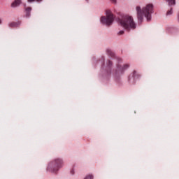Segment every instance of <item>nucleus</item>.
Here are the masks:
<instances>
[{
	"label": "nucleus",
	"mask_w": 179,
	"mask_h": 179,
	"mask_svg": "<svg viewBox=\"0 0 179 179\" xmlns=\"http://www.w3.org/2000/svg\"><path fill=\"white\" fill-rule=\"evenodd\" d=\"M34 1H36L37 2H40L41 0H28V2H34Z\"/></svg>",
	"instance_id": "9d476101"
},
{
	"label": "nucleus",
	"mask_w": 179,
	"mask_h": 179,
	"mask_svg": "<svg viewBox=\"0 0 179 179\" xmlns=\"http://www.w3.org/2000/svg\"><path fill=\"white\" fill-rule=\"evenodd\" d=\"M10 27H16L17 24L16 22H11L9 24Z\"/></svg>",
	"instance_id": "423d86ee"
},
{
	"label": "nucleus",
	"mask_w": 179,
	"mask_h": 179,
	"mask_svg": "<svg viewBox=\"0 0 179 179\" xmlns=\"http://www.w3.org/2000/svg\"><path fill=\"white\" fill-rule=\"evenodd\" d=\"M167 16H170V15H173V10H170L166 13Z\"/></svg>",
	"instance_id": "0eeeda50"
},
{
	"label": "nucleus",
	"mask_w": 179,
	"mask_h": 179,
	"mask_svg": "<svg viewBox=\"0 0 179 179\" xmlns=\"http://www.w3.org/2000/svg\"><path fill=\"white\" fill-rule=\"evenodd\" d=\"M113 3H117V0H110Z\"/></svg>",
	"instance_id": "ddd939ff"
},
{
	"label": "nucleus",
	"mask_w": 179,
	"mask_h": 179,
	"mask_svg": "<svg viewBox=\"0 0 179 179\" xmlns=\"http://www.w3.org/2000/svg\"><path fill=\"white\" fill-rule=\"evenodd\" d=\"M85 179H93V176L89 175V176H86Z\"/></svg>",
	"instance_id": "6e6552de"
},
{
	"label": "nucleus",
	"mask_w": 179,
	"mask_h": 179,
	"mask_svg": "<svg viewBox=\"0 0 179 179\" xmlns=\"http://www.w3.org/2000/svg\"><path fill=\"white\" fill-rule=\"evenodd\" d=\"M124 34V31H121L119 32V34Z\"/></svg>",
	"instance_id": "4468645a"
},
{
	"label": "nucleus",
	"mask_w": 179,
	"mask_h": 179,
	"mask_svg": "<svg viewBox=\"0 0 179 179\" xmlns=\"http://www.w3.org/2000/svg\"><path fill=\"white\" fill-rule=\"evenodd\" d=\"M58 163H59V164H62V160H61V159H57V164H58Z\"/></svg>",
	"instance_id": "1a4fd4ad"
},
{
	"label": "nucleus",
	"mask_w": 179,
	"mask_h": 179,
	"mask_svg": "<svg viewBox=\"0 0 179 179\" xmlns=\"http://www.w3.org/2000/svg\"><path fill=\"white\" fill-rule=\"evenodd\" d=\"M136 12L137 13L138 20L142 22L143 17H145L148 22H149L151 20L152 14L153 13V4L148 3L143 8H141V6H137L136 7Z\"/></svg>",
	"instance_id": "f257e3e1"
},
{
	"label": "nucleus",
	"mask_w": 179,
	"mask_h": 179,
	"mask_svg": "<svg viewBox=\"0 0 179 179\" xmlns=\"http://www.w3.org/2000/svg\"><path fill=\"white\" fill-rule=\"evenodd\" d=\"M0 24H1V20H0Z\"/></svg>",
	"instance_id": "2eb2a0df"
},
{
	"label": "nucleus",
	"mask_w": 179,
	"mask_h": 179,
	"mask_svg": "<svg viewBox=\"0 0 179 179\" xmlns=\"http://www.w3.org/2000/svg\"><path fill=\"white\" fill-rule=\"evenodd\" d=\"M119 23L122 27L127 29L128 30H129V29H135V27H136V24H135V22L134 21V17L131 15L123 16L121 20H119Z\"/></svg>",
	"instance_id": "f03ea898"
},
{
	"label": "nucleus",
	"mask_w": 179,
	"mask_h": 179,
	"mask_svg": "<svg viewBox=\"0 0 179 179\" xmlns=\"http://www.w3.org/2000/svg\"><path fill=\"white\" fill-rule=\"evenodd\" d=\"M129 65L128 64H126L124 66V69H127V68H129Z\"/></svg>",
	"instance_id": "f8f14e48"
},
{
	"label": "nucleus",
	"mask_w": 179,
	"mask_h": 179,
	"mask_svg": "<svg viewBox=\"0 0 179 179\" xmlns=\"http://www.w3.org/2000/svg\"><path fill=\"white\" fill-rule=\"evenodd\" d=\"M106 17H101V23H102V24H106V26L113 24V22H114V15H113V13H111V10H106Z\"/></svg>",
	"instance_id": "7ed1b4c3"
},
{
	"label": "nucleus",
	"mask_w": 179,
	"mask_h": 179,
	"mask_svg": "<svg viewBox=\"0 0 179 179\" xmlns=\"http://www.w3.org/2000/svg\"><path fill=\"white\" fill-rule=\"evenodd\" d=\"M20 3H22V1H21V0H15V1L11 4V6H12V8H16V6H19Z\"/></svg>",
	"instance_id": "20e7f679"
},
{
	"label": "nucleus",
	"mask_w": 179,
	"mask_h": 179,
	"mask_svg": "<svg viewBox=\"0 0 179 179\" xmlns=\"http://www.w3.org/2000/svg\"><path fill=\"white\" fill-rule=\"evenodd\" d=\"M167 2H169V5H176V0H166Z\"/></svg>",
	"instance_id": "39448f33"
},
{
	"label": "nucleus",
	"mask_w": 179,
	"mask_h": 179,
	"mask_svg": "<svg viewBox=\"0 0 179 179\" xmlns=\"http://www.w3.org/2000/svg\"><path fill=\"white\" fill-rule=\"evenodd\" d=\"M26 10L27 12H30L31 10V8H27Z\"/></svg>",
	"instance_id": "9b49d317"
}]
</instances>
